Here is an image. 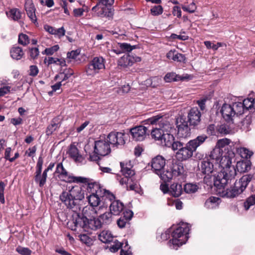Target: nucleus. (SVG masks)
Here are the masks:
<instances>
[{"label": "nucleus", "mask_w": 255, "mask_h": 255, "mask_svg": "<svg viewBox=\"0 0 255 255\" xmlns=\"http://www.w3.org/2000/svg\"><path fill=\"white\" fill-rule=\"evenodd\" d=\"M252 122V116L249 114L243 120L241 123V129L245 131H249L251 129L250 126Z\"/></svg>", "instance_id": "nucleus-31"}, {"label": "nucleus", "mask_w": 255, "mask_h": 255, "mask_svg": "<svg viewBox=\"0 0 255 255\" xmlns=\"http://www.w3.org/2000/svg\"><path fill=\"white\" fill-rule=\"evenodd\" d=\"M39 51L37 47L31 48L29 49V55L32 59H36L39 55Z\"/></svg>", "instance_id": "nucleus-58"}, {"label": "nucleus", "mask_w": 255, "mask_h": 255, "mask_svg": "<svg viewBox=\"0 0 255 255\" xmlns=\"http://www.w3.org/2000/svg\"><path fill=\"white\" fill-rule=\"evenodd\" d=\"M149 127L142 125L135 126L130 129L133 139L137 141L143 140L147 135H149Z\"/></svg>", "instance_id": "nucleus-12"}, {"label": "nucleus", "mask_w": 255, "mask_h": 255, "mask_svg": "<svg viewBox=\"0 0 255 255\" xmlns=\"http://www.w3.org/2000/svg\"><path fill=\"white\" fill-rule=\"evenodd\" d=\"M16 251L21 255H31L32 251L27 248L18 246L16 249Z\"/></svg>", "instance_id": "nucleus-52"}, {"label": "nucleus", "mask_w": 255, "mask_h": 255, "mask_svg": "<svg viewBox=\"0 0 255 255\" xmlns=\"http://www.w3.org/2000/svg\"><path fill=\"white\" fill-rule=\"evenodd\" d=\"M110 206V212L113 215L118 216L124 211L125 206L124 204L119 200H112Z\"/></svg>", "instance_id": "nucleus-17"}, {"label": "nucleus", "mask_w": 255, "mask_h": 255, "mask_svg": "<svg viewBox=\"0 0 255 255\" xmlns=\"http://www.w3.org/2000/svg\"><path fill=\"white\" fill-rule=\"evenodd\" d=\"M183 189L181 184L174 183L170 187L169 192L175 197L180 196L183 192Z\"/></svg>", "instance_id": "nucleus-29"}, {"label": "nucleus", "mask_w": 255, "mask_h": 255, "mask_svg": "<svg viewBox=\"0 0 255 255\" xmlns=\"http://www.w3.org/2000/svg\"><path fill=\"white\" fill-rule=\"evenodd\" d=\"M105 60L102 57H95L86 67L85 72L87 76H94L102 69H104Z\"/></svg>", "instance_id": "nucleus-8"}, {"label": "nucleus", "mask_w": 255, "mask_h": 255, "mask_svg": "<svg viewBox=\"0 0 255 255\" xmlns=\"http://www.w3.org/2000/svg\"><path fill=\"white\" fill-rule=\"evenodd\" d=\"M102 227L101 223L98 218H93L88 219L87 220L86 230L88 229H91L93 230H96Z\"/></svg>", "instance_id": "nucleus-32"}, {"label": "nucleus", "mask_w": 255, "mask_h": 255, "mask_svg": "<svg viewBox=\"0 0 255 255\" xmlns=\"http://www.w3.org/2000/svg\"><path fill=\"white\" fill-rule=\"evenodd\" d=\"M25 10L27 16L33 23L37 22V18L35 14L36 9L33 3L31 0H27L25 3Z\"/></svg>", "instance_id": "nucleus-19"}, {"label": "nucleus", "mask_w": 255, "mask_h": 255, "mask_svg": "<svg viewBox=\"0 0 255 255\" xmlns=\"http://www.w3.org/2000/svg\"><path fill=\"white\" fill-rule=\"evenodd\" d=\"M242 104L246 112H249V114L251 113H253V99L252 98H247L245 99Z\"/></svg>", "instance_id": "nucleus-38"}, {"label": "nucleus", "mask_w": 255, "mask_h": 255, "mask_svg": "<svg viewBox=\"0 0 255 255\" xmlns=\"http://www.w3.org/2000/svg\"><path fill=\"white\" fill-rule=\"evenodd\" d=\"M254 204H255V194L252 195L247 199L244 203V207L247 210L251 206Z\"/></svg>", "instance_id": "nucleus-51"}, {"label": "nucleus", "mask_w": 255, "mask_h": 255, "mask_svg": "<svg viewBox=\"0 0 255 255\" xmlns=\"http://www.w3.org/2000/svg\"><path fill=\"white\" fill-rule=\"evenodd\" d=\"M110 145L107 140L96 141L95 142L94 151L100 156H106L111 152Z\"/></svg>", "instance_id": "nucleus-13"}, {"label": "nucleus", "mask_w": 255, "mask_h": 255, "mask_svg": "<svg viewBox=\"0 0 255 255\" xmlns=\"http://www.w3.org/2000/svg\"><path fill=\"white\" fill-rule=\"evenodd\" d=\"M150 130L151 136L152 138H154L156 140H160L162 139L163 132H162L161 128H152Z\"/></svg>", "instance_id": "nucleus-40"}, {"label": "nucleus", "mask_w": 255, "mask_h": 255, "mask_svg": "<svg viewBox=\"0 0 255 255\" xmlns=\"http://www.w3.org/2000/svg\"><path fill=\"white\" fill-rule=\"evenodd\" d=\"M133 216V212L129 210H126L123 212V216L122 217L127 219L128 221L131 219Z\"/></svg>", "instance_id": "nucleus-62"}, {"label": "nucleus", "mask_w": 255, "mask_h": 255, "mask_svg": "<svg viewBox=\"0 0 255 255\" xmlns=\"http://www.w3.org/2000/svg\"><path fill=\"white\" fill-rule=\"evenodd\" d=\"M182 8L185 11H187L190 13H193L196 9V6L195 3L192 2L189 5H182Z\"/></svg>", "instance_id": "nucleus-53"}, {"label": "nucleus", "mask_w": 255, "mask_h": 255, "mask_svg": "<svg viewBox=\"0 0 255 255\" xmlns=\"http://www.w3.org/2000/svg\"><path fill=\"white\" fill-rule=\"evenodd\" d=\"M6 14L11 20L18 21L21 18L22 13L18 8H13L6 11Z\"/></svg>", "instance_id": "nucleus-28"}, {"label": "nucleus", "mask_w": 255, "mask_h": 255, "mask_svg": "<svg viewBox=\"0 0 255 255\" xmlns=\"http://www.w3.org/2000/svg\"><path fill=\"white\" fill-rule=\"evenodd\" d=\"M173 60L177 62L185 63L186 59L184 54L176 52Z\"/></svg>", "instance_id": "nucleus-57"}, {"label": "nucleus", "mask_w": 255, "mask_h": 255, "mask_svg": "<svg viewBox=\"0 0 255 255\" xmlns=\"http://www.w3.org/2000/svg\"><path fill=\"white\" fill-rule=\"evenodd\" d=\"M232 107L234 108L235 115H241L246 112L243 107L242 102H235L232 104Z\"/></svg>", "instance_id": "nucleus-43"}, {"label": "nucleus", "mask_w": 255, "mask_h": 255, "mask_svg": "<svg viewBox=\"0 0 255 255\" xmlns=\"http://www.w3.org/2000/svg\"><path fill=\"white\" fill-rule=\"evenodd\" d=\"M69 154L76 162H82L83 160L82 155L79 153V150L75 145H70Z\"/></svg>", "instance_id": "nucleus-27"}, {"label": "nucleus", "mask_w": 255, "mask_h": 255, "mask_svg": "<svg viewBox=\"0 0 255 255\" xmlns=\"http://www.w3.org/2000/svg\"><path fill=\"white\" fill-rule=\"evenodd\" d=\"M238 153L240 155L242 158L245 159H248L253 154V152L245 147H240L237 149Z\"/></svg>", "instance_id": "nucleus-39"}, {"label": "nucleus", "mask_w": 255, "mask_h": 255, "mask_svg": "<svg viewBox=\"0 0 255 255\" xmlns=\"http://www.w3.org/2000/svg\"><path fill=\"white\" fill-rule=\"evenodd\" d=\"M253 174H245L238 181L236 180L230 187H226L228 185L222 187V196L230 198L238 196L245 191L249 183L253 180Z\"/></svg>", "instance_id": "nucleus-3"}, {"label": "nucleus", "mask_w": 255, "mask_h": 255, "mask_svg": "<svg viewBox=\"0 0 255 255\" xmlns=\"http://www.w3.org/2000/svg\"><path fill=\"white\" fill-rule=\"evenodd\" d=\"M160 120H162V116L156 115L148 119L145 122H146V124L154 125L156 124L157 122L161 123V121Z\"/></svg>", "instance_id": "nucleus-48"}, {"label": "nucleus", "mask_w": 255, "mask_h": 255, "mask_svg": "<svg viewBox=\"0 0 255 255\" xmlns=\"http://www.w3.org/2000/svg\"><path fill=\"white\" fill-rule=\"evenodd\" d=\"M55 174H57V177L61 181L67 183V181L69 179V177L71 174L64 167L62 163H58L56 165V170L54 172Z\"/></svg>", "instance_id": "nucleus-16"}, {"label": "nucleus", "mask_w": 255, "mask_h": 255, "mask_svg": "<svg viewBox=\"0 0 255 255\" xmlns=\"http://www.w3.org/2000/svg\"><path fill=\"white\" fill-rule=\"evenodd\" d=\"M114 2V0H98L96 5L92 7V10L96 12L100 6L112 5Z\"/></svg>", "instance_id": "nucleus-45"}, {"label": "nucleus", "mask_w": 255, "mask_h": 255, "mask_svg": "<svg viewBox=\"0 0 255 255\" xmlns=\"http://www.w3.org/2000/svg\"><path fill=\"white\" fill-rule=\"evenodd\" d=\"M99 239L104 243H108L113 240V236L109 231H103L98 236Z\"/></svg>", "instance_id": "nucleus-34"}, {"label": "nucleus", "mask_w": 255, "mask_h": 255, "mask_svg": "<svg viewBox=\"0 0 255 255\" xmlns=\"http://www.w3.org/2000/svg\"><path fill=\"white\" fill-rule=\"evenodd\" d=\"M84 198V190L78 186H73L68 191H63L60 199L66 206L73 209L78 204V201Z\"/></svg>", "instance_id": "nucleus-4"}, {"label": "nucleus", "mask_w": 255, "mask_h": 255, "mask_svg": "<svg viewBox=\"0 0 255 255\" xmlns=\"http://www.w3.org/2000/svg\"><path fill=\"white\" fill-rule=\"evenodd\" d=\"M114 11L113 8H109L107 6H100L96 12L99 17L111 18L114 15Z\"/></svg>", "instance_id": "nucleus-24"}, {"label": "nucleus", "mask_w": 255, "mask_h": 255, "mask_svg": "<svg viewBox=\"0 0 255 255\" xmlns=\"http://www.w3.org/2000/svg\"><path fill=\"white\" fill-rule=\"evenodd\" d=\"M214 163L207 158H204L201 161L199 170L204 175V182L209 186L214 185V177L217 176V173L214 169Z\"/></svg>", "instance_id": "nucleus-7"}, {"label": "nucleus", "mask_w": 255, "mask_h": 255, "mask_svg": "<svg viewBox=\"0 0 255 255\" xmlns=\"http://www.w3.org/2000/svg\"><path fill=\"white\" fill-rule=\"evenodd\" d=\"M208 138L207 135L202 134L186 143L177 139L176 143L173 144L172 150L177 159L185 161L190 158L198 147L203 144Z\"/></svg>", "instance_id": "nucleus-2"}, {"label": "nucleus", "mask_w": 255, "mask_h": 255, "mask_svg": "<svg viewBox=\"0 0 255 255\" xmlns=\"http://www.w3.org/2000/svg\"><path fill=\"white\" fill-rule=\"evenodd\" d=\"M23 55L24 52L22 48L18 46L13 47L10 50V55L13 59L19 60Z\"/></svg>", "instance_id": "nucleus-36"}, {"label": "nucleus", "mask_w": 255, "mask_h": 255, "mask_svg": "<svg viewBox=\"0 0 255 255\" xmlns=\"http://www.w3.org/2000/svg\"><path fill=\"white\" fill-rule=\"evenodd\" d=\"M128 222L127 219L121 217L120 219L117 220V225L120 228L125 227L126 224Z\"/></svg>", "instance_id": "nucleus-63"}, {"label": "nucleus", "mask_w": 255, "mask_h": 255, "mask_svg": "<svg viewBox=\"0 0 255 255\" xmlns=\"http://www.w3.org/2000/svg\"><path fill=\"white\" fill-rule=\"evenodd\" d=\"M183 189L185 193L192 194L195 193L198 190V186L196 184L186 183L184 185Z\"/></svg>", "instance_id": "nucleus-44"}, {"label": "nucleus", "mask_w": 255, "mask_h": 255, "mask_svg": "<svg viewBox=\"0 0 255 255\" xmlns=\"http://www.w3.org/2000/svg\"><path fill=\"white\" fill-rule=\"evenodd\" d=\"M190 76L187 74H185V76H180L176 74L174 72H169L167 73L165 75L164 79L166 82H171L172 81H179L188 80L190 79Z\"/></svg>", "instance_id": "nucleus-21"}, {"label": "nucleus", "mask_w": 255, "mask_h": 255, "mask_svg": "<svg viewBox=\"0 0 255 255\" xmlns=\"http://www.w3.org/2000/svg\"><path fill=\"white\" fill-rule=\"evenodd\" d=\"M87 220L88 218L87 217L83 215L80 216L79 214H77L73 220L74 228H72V230L76 231V228L81 227L86 230Z\"/></svg>", "instance_id": "nucleus-20"}, {"label": "nucleus", "mask_w": 255, "mask_h": 255, "mask_svg": "<svg viewBox=\"0 0 255 255\" xmlns=\"http://www.w3.org/2000/svg\"><path fill=\"white\" fill-rule=\"evenodd\" d=\"M123 244L116 240L114 242V244L111 245L110 250L113 253L117 252L122 247Z\"/></svg>", "instance_id": "nucleus-55"}, {"label": "nucleus", "mask_w": 255, "mask_h": 255, "mask_svg": "<svg viewBox=\"0 0 255 255\" xmlns=\"http://www.w3.org/2000/svg\"><path fill=\"white\" fill-rule=\"evenodd\" d=\"M205 158H207L215 164H218L223 158V150L219 147H215Z\"/></svg>", "instance_id": "nucleus-15"}, {"label": "nucleus", "mask_w": 255, "mask_h": 255, "mask_svg": "<svg viewBox=\"0 0 255 255\" xmlns=\"http://www.w3.org/2000/svg\"><path fill=\"white\" fill-rule=\"evenodd\" d=\"M237 175V170L235 166L225 167L223 170L218 172L214 177V186L218 189H221L228 184H231Z\"/></svg>", "instance_id": "nucleus-6"}, {"label": "nucleus", "mask_w": 255, "mask_h": 255, "mask_svg": "<svg viewBox=\"0 0 255 255\" xmlns=\"http://www.w3.org/2000/svg\"><path fill=\"white\" fill-rule=\"evenodd\" d=\"M234 112V108L230 104H224L221 110V113L223 118L228 121L232 120V118L235 116Z\"/></svg>", "instance_id": "nucleus-18"}, {"label": "nucleus", "mask_w": 255, "mask_h": 255, "mask_svg": "<svg viewBox=\"0 0 255 255\" xmlns=\"http://www.w3.org/2000/svg\"><path fill=\"white\" fill-rule=\"evenodd\" d=\"M133 56L129 54L124 55L121 57L118 61V65L126 68L128 67L131 66L133 65Z\"/></svg>", "instance_id": "nucleus-26"}, {"label": "nucleus", "mask_w": 255, "mask_h": 255, "mask_svg": "<svg viewBox=\"0 0 255 255\" xmlns=\"http://www.w3.org/2000/svg\"><path fill=\"white\" fill-rule=\"evenodd\" d=\"M118 45L120 47V50L122 53L129 52L137 47V45L132 46L127 43H118Z\"/></svg>", "instance_id": "nucleus-42"}, {"label": "nucleus", "mask_w": 255, "mask_h": 255, "mask_svg": "<svg viewBox=\"0 0 255 255\" xmlns=\"http://www.w3.org/2000/svg\"><path fill=\"white\" fill-rule=\"evenodd\" d=\"M176 133H163L162 139H161V142L164 145L171 147L173 149V144H175L177 142L174 138V135Z\"/></svg>", "instance_id": "nucleus-23"}, {"label": "nucleus", "mask_w": 255, "mask_h": 255, "mask_svg": "<svg viewBox=\"0 0 255 255\" xmlns=\"http://www.w3.org/2000/svg\"><path fill=\"white\" fill-rule=\"evenodd\" d=\"M230 143V140L228 139H222L218 141L216 147H219L220 148L224 147L226 145H228Z\"/></svg>", "instance_id": "nucleus-60"}, {"label": "nucleus", "mask_w": 255, "mask_h": 255, "mask_svg": "<svg viewBox=\"0 0 255 255\" xmlns=\"http://www.w3.org/2000/svg\"><path fill=\"white\" fill-rule=\"evenodd\" d=\"M120 166L121 168V172L123 175L126 178H130L134 175L135 172L132 169V166L129 162H120Z\"/></svg>", "instance_id": "nucleus-22"}, {"label": "nucleus", "mask_w": 255, "mask_h": 255, "mask_svg": "<svg viewBox=\"0 0 255 255\" xmlns=\"http://www.w3.org/2000/svg\"><path fill=\"white\" fill-rule=\"evenodd\" d=\"M113 214L110 211L105 212V213L99 216V219L102 225H109L113 221Z\"/></svg>", "instance_id": "nucleus-35"}, {"label": "nucleus", "mask_w": 255, "mask_h": 255, "mask_svg": "<svg viewBox=\"0 0 255 255\" xmlns=\"http://www.w3.org/2000/svg\"><path fill=\"white\" fill-rule=\"evenodd\" d=\"M152 170L158 175L164 182H169L172 179L184 173L183 163L179 161L172 162L163 170L165 165V159L160 155H157L152 159L151 162Z\"/></svg>", "instance_id": "nucleus-1"}, {"label": "nucleus", "mask_w": 255, "mask_h": 255, "mask_svg": "<svg viewBox=\"0 0 255 255\" xmlns=\"http://www.w3.org/2000/svg\"><path fill=\"white\" fill-rule=\"evenodd\" d=\"M176 125L177 130H176L175 135L177 138H186L190 136L191 129L190 126L189 127L188 125V122L182 117L176 119Z\"/></svg>", "instance_id": "nucleus-10"}, {"label": "nucleus", "mask_w": 255, "mask_h": 255, "mask_svg": "<svg viewBox=\"0 0 255 255\" xmlns=\"http://www.w3.org/2000/svg\"><path fill=\"white\" fill-rule=\"evenodd\" d=\"M251 162L248 159H243L237 162L236 170L240 173L248 171L251 168Z\"/></svg>", "instance_id": "nucleus-25"}, {"label": "nucleus", "mask_w": 255, "mask_h": 255, "mask_svg": "<svg viewBox=\"0 0 255 255\" xmlns=\"http://www.w3.org/2000/svg\"><path fill=\"white\" fill-rule=\"evenodd\" d=\"M189 228L188 224H182L181 225L178 227L172 232V239L170 240V242L173 245L178 247L182 246L185 242L180 238L188 233Z\"/></svg>", "instance_id": "nucleus-9"}, {"label": "nucleus", "mask_w": 255, "mask_h": 255, "mask_svg": "<svg viewBox=\"0 0 255 255\" xmlns=\"http://www.w3.org/2000/svg\"><path fill=\"white\" fill-rule=\"evenodd\" d=\"M79 54V52L76 50H72L71 52H68L67 54V57L69 59H75L76 57Z\"/></svg>", "instance_id": "nucleus-64"}, {"label": "nucleus", "mask_w": 255, "mask_h": 255, "mask_svg": "<svg viewBox=\"0 0 255 255\" xmlns=\"http://www.w3.org/2000/svg\"><path fill=\"white\" fill-rule=\"evenodd\" d=\"M160 127L163 133H176V129L174 126L168 122H164L160 124Z\"/></svg>", "instance_id": "nucleus-30"}, {"label": "nucleus", "mask_w": 255, "mask_h": 255, "mask_svg": "<svg viewBox=\"0 0 255 255\" xmlns=\"http://www.w3.org/2000/svg\"><path fill=\"white\" fill-rule=\"evenodd\" d=\"M43 163V159L41 156H40L38 159V161L36 166V171L35 172V176L36 178L40 176L41 174L42 165Z\"/></svg>", "instance_id": "nucleus-47"}, {"label": "nucleus", "mask_w": 255, "mask_h": 255, "mask_svg": "<svg viewBox=\"0 0 255 255\" xmlns=\"http://www.w3.org/2000/svg\"><path fill=\"white\" fill-rule=\"evenodd\" d=\"M125 136L124 132L112 131L108 135L107 140L113 147L119 148L125 144Z\"/></svg>", "instance_id": "nucleus-11"}, {"label": "nucleus", "mask_w": 255, "mask_h": 255, "mask_svg": "<svg viewBox=\"0 0 255 255\" xmlns=\"http://www.w3.org/2000/svg\"><path fill=\"white\" fill-rule=\"evenodd\" d=\"M62 73V82L68 80L73 74L74 72L71 69L64 70Z\"/></svg>", "instance_id": "nucleus-54"}, {"label": "nucleus", "mask_w": 255, "mask_h": 255, "mask_svg": "<svg viewBox=\"0 0 255 255\" xmlns=\"http://www.w3.org/2000/svg\"><path fill=\"white\" fill-rule=\"evenodd\" d=\"M59 46L55 45L51 47L46 48L42 52V54H45L47 55H51L59 49Z\"/></svg>", "instance_id": "nucleus-56"}, {"label": "nucleus", "mask_w": 255, "mask_h": 255, "mask_svg": "<svg viewBox=\"0 0 255 255\" xmlns=\"http://www.w3.org/2000/svg\"><path fill=\"white\" fill-rule=\"evenodd\" d=\"M39 72V69L36 65H31L29 67V75L32 77H35L37 75Z\"/></svg>", "instance_id": "nucleus-59"}, {"label": "nucleus", "mask_w": 255, "mask_h": 255, "mask_svg": "<svg viewBox=\"0 0 255 255\" xmlns=\"http://www.w3.org/2000/svg\"><path fill=\"white\" fill-rule=\"evenodd\" d=\"M163 11V7L160 5H155L150 9V12L151 14L154 16L159 15L162 14Z\"/></svg>", "instance_id": "nucleus-50"}, {"label": "nucleus", "mask_w": 255, "mask_h": 255, "mask_svg": "<svg viewBox=\"0 0 255 255\" xmlns=\"http://www.w3.org/2000/svg\"><path fill=\"white\" fill-rule=\"evenodd\" d=\"M47 177V174L46 173V171H43L42 174L38 176L37 178L36 176H34V181L36 183L39 184V187H42L46 182Z\"/></svg>", "instance_id": "nucleus-46"}, {"label": "nucleus", "mask_w": 255, "mask_h": 255, "mask_svg": "<svg viewBox=\"0 0 255 255\" xmlns=\"http://www.w3.org/2000/svg\"><path fill=\"white\" fill-rule=\"evenodd\" d=\"M201 113L197 108H192L188 115V123L190 127H197L200 123Z\"/></svg>", "instance_id": "nucleus-14"}, {"label": "nucleus", "mask_w": 255, "mask_h": 255, "mask_svg": "<svg viewBox=\"0 0 255 255\" xmlns=\"http://www.w3.org/2000/svg\"><path fill=\"white\" fill-rule=\"evenodd\" d=\"M207 132L211 135H216V127L214 124L209 125L207 128Z\"/></svg>", "instance_id": "nucleus-61"}, {"label": "nucleus", "mask_w": 255, "mask_h": 255, "mask_svg": "<svg viewBox=\"0 0 255 255\" xmlns=\"http://www.w3.org/2000/svg\"><path fill=\"white\" fill-rule=\"evenodd\" d=\"M88 201L90 206L92 207L95 213L97 214V211L95 208L99 206L100 209L102 206H105V202L107 200L111 201L115 199V196L106 190H99L96 192L91 193L87 197Z\"/></svg>", "instance_id": "nucleus-5"}, {"label": "nucleus", "mask_w": 255, "mask_h": 255, "mask_svg": "<svg viewBox=\"0 0 255 255\" xmlns=\"http://www.w3.org/2000/svg\"><path fill=\"white\" fill-rule=\"evenodd\" d=\"M58 121V119L56 118H54L51 121V124L47 127L46 130L47 135L49 136L51 135L54 131L60 127V125Z\"/></svg>", "instance_id": "nucleus-33"}, {"label": "nucleus", "mask_w": 255, "mask_h": 255, "mask_svg": "<svg viewBox=\"0 0 255 255\" xmlns=\"http://www.w3.org/2000/svg\"><path fill=\"white\" fill-rule=\"evenodd\" d=\"M88 185V190H90V192L91 193H92L93 192H96V191L98 192L100 190H104V189H103L101 188L100 185L97 183L95 182H92V181L89 179V181L88 182H86V183Z\"/></svg>", "instance_id": "nucleus-41"}, {"label": "nucleus", "mask_w": 255, "mask_h": 255, "mask_svg": "<svg viewBox=\"0 0 255 255\" xmlns=\"http://www.w3.org/2000/svg\"><path fill=\"white\" fill-rule=\"evenodd\" d=\"M89 181V178L81 176H75L71 174L69 177V179L67 181V183H86Z\"/></svg>", "instance_id": "nucleus-37"}, {"label": "nucleus", "mask_w": 255, "mask_h": 255, "mask_svg": "<svg viewBox=\"0 0 255 255\" xmlns=\"http://www.w3.org/2000/svg\"><path fill=\"white\" fill-rule=\"evenodd\" d=\"M18 43L23 46H26L29 43V37L25 34H19L18 36Z\"/></svg>", "instance_id": "nucleus-49"}]
</instances>
